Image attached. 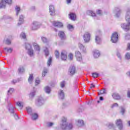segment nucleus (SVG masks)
<instances>
[{
    "instance_id": "obj_26",
    "label": "nucleus",
    "mask_w": 130,
    "mask_h": 130,
    "mask_svg": "<svg viewBox=\"0 0 130 130\" xmlns=\"http://www.w3.org/2000/svg\"><path fill=\"white\" fill-rule=\"evenodd\" d=\"M14 92H15V89H14L13 88H10L9 89V90L8 91L7 95L8 96H11V95H12V94H13V93H14Z\"/></svg>"
},
{
    "instance_id": "obj_25",
    "label": "nucleus",
    "mask_w": 130,
    "mask_h": 130,
    "mask_svg": "<svg viewBox=\"0 0 130 130\" xmlns=\"http://www.w3.org/2000/svg\"><path fill=\"white\" fill-rule=\"evenodd\" d=\"M120 111L119 112L122 114V115H124V113H125V108L123 107V106H121L119 107Z\"/></svg>"
},
{
    "instance_id": "obj_44",
    "label": "nucleus",
    "mask_w": 130,
    "mask_h": 130,
    "mask_svg": "<svg viewBox=\"0 0 130 130\" xmlns=\"http://www.w3.org/2000/svg\"><path fill=\"white\" fill-rule=\"evenodd\" d=\"M20 38H22V39H26V34L24 32H21L20 34Z\"/></svg>"
},
{
    "instance_id": "obj_10",
    "label": "nucleus",
    "mask_w": 130,
    "mask_h": 130,
    "mask_svg": "<svg viewBox=\"0 0 130 130\" xmlns=\"http://www.w3.org/2000/svg\"><path fill=\"white\" fill-rule=\"evenodd\" d=\"M114 13L116 17H118L120 16V14H121V10H120L118 7H115Z\"/></svg>"
},
{
    "instance_id": "obj_32",
    "label": "nucleus",
    "mask_w": 130,
    "mask_h": 130,
    "mask_svg": "<svg viewBox=\"0 0 130 130\" xmlns=\"http://www.w3.org/2000/svg\"><path fill=\"white\" fill-rule=\"evenodd\" d=\"M25 48H26V49H27V50H30V49H32V46L28 43H25Z\"/></svg>"
},
{
    "instance_id": "obj_58",
    "label": "nucleus",
    "mask_w": 130,
    "mask_h": 130,
    "mask_svg": "<svg viewBox=\"0 0 130 130\" xmlns=\"http://www.w3.org/2000/svg\"><path fill=\"white\" fill-rule=\"evenodd\" d=\"M65 85H66V82H64V81H63L60 83V86L61 88H63Z\"/></svg>"
},
{
    "instance_id": "obj_19",
    "label": "nucleus",
    "mask_w": 130,
    "mask_h": 130,
    "mask_svg": "<svg viewBox=\"0 0 130 130\" xmlns=\"http://www.w3.org/2000/svg\"><path fill=\"white\" fill-rule=\"evenodd\" d=\"M99 36L96 35L95 36V42L97 43V44H99L101 42V38H100V36H101V34L100 32H99Z\"/></svg>"
},
{
    "instance_id": "obj_27",
    "label": "nucleus",
    "mask_w": 130,
    "mask_h": 130,
    "mask_svg": "<svg viewBox=\"0 0 130 130\" xmlns=\"http://www.w3.org/2000/svg\"><path fill=\"white\" fill-rule=\"evenodd\" d=\"M87 15H89V16H91V17H95L96 14L95 13L93 12V11L88 10L87 11Z\"/></svg>"
},
{
    "instance_id": "obj_40",
    "label": "nucleus",
    "mask_w": 130,
    "mask_h": 130,
    "mask_svg": "<svg viewBox=\"0 0 130 130\" xmlns=\"http://www.w3.org/2000/svg\"><path fill=\"white\" fill-rule=\"evenodd\" d=\"M15 107L14 106H11L10 108H9V111L11 112L12 114H14L15 113Z\"/></svg>"
},
{
    "instance_id": "obj_48",
    "label": "nucleus",
    "mask_w": 130,
    "mask_h": 130,
    "mask_svg": "<svg viewBox=\"0 0 130 130\" xmlns=\"http://www.w3.org/2000/svg\"><path fill=\"white\" fill-rule=\"evenodd\" d=\"M92 76L93 78H98L99 74L96 72H94L92 73Z\"/></svg>"
},
{
    "instance_id": "obj_12",
    "label": "nucleus",
    "mask_w": 130,
    "mask_h": 130,
    "mask_svg": "<svg viewBox=\"0 0 130 130\" xmlns=\"http://www.w3.org/2000/svg\"><path fill=\"white\" fill-rule=\"evenodd\" d=\"M58 36L60 38L61 40H65L66 37V34L62 31H59L58 34Z\"/></svg>"
},
{
    "instance_id": "obj_24",
    "label": "nucleus",
    "mask_w": 130,
    "mask_h": 130,
    "mask_svg": "<svg viewBox=\"0 0 130 130\" xmlns=\"http://www.w3.org/2000/svg\"><path fill=\"white\" fill-rule=\"evenodd\" d=\"M26 111H27V113L29 115H33V112L32 110V108L30 107H27L26 108Z\"/></svg>"
},
{
    "instance_id": "obj_34",
    "label": "nucleus",
    "mask_w": 130,
    "mask_h": 130,
    "mask_svg": "<svg viewBox=\"0 0 130 130\" xmlns=\"http://www.w3.org/2000/svg\"><path fill=\"white\" fill-rule=\"evenodd\" d=\"M44 51L45 52L46 56H48V55H49V51H48V49L47 48V47H44Z\"/></svg>"
},
{
    "instance_id": "obj_1",
    "label": "nucleus",
    "mask_w": 130,
    "mask_h": 130,
    "mask_svg": "<svg viewBox=\"0 0 130 130\" xmlns=\"http://www.w3.org/2000/svg\"><path fill=\"white\" fill-rule=\"evenodd\" d=\"M68 122H67V118L63 117L62 118V123L60 124V127L62 129L67 130Z\"/></svg>"
},
{
    "instance_id": "obj_54",
    "label": "nucleus",
    "mask_w": 130,
    "mask_h": 130,
    "mask_svg": "<svg viewBox=\"0 0 130 130\" xmlns=\"http://www.w3.org/2000/svg\"><path fill=\"white\" fill-rule=\"evenodd\" d=\"M68 57H69L70 60H73V58H74V55H73L72 53H70L69 54Z\"/></svg>"
},
{
    "instance_id": "obj_46",
    "label": "nucleus",
    "mask_w": 130,
    "mask_h": 130,
    "mask_svg": "<svg viewBox=\"0 0 130 130\" xmlns=\"http://www.w3.org/2000/svg\"><path fill=\"white\" fill-rule=\"evenodd\" d=\"M72 128H73V124L72 123H69V124H68V123H67V130L72 129Z\"/></svg>"
},
{
    "instance_id": "obj_55",
    "label": "nucleus",
    "mask_w": 130,
    "mask_h": 130,
    "mask_svg": "<svg viewBox=\"0 0 130 130\" xmlns=\"http://www.w3.org/2000/svg\"><path fill=\"white\" fill-rule=\"evenodd\" d=\"M125 58L126 59H129L130 58V53H126L125 54Z\"/></svg>"
},
{
    "instance_id": "obj_45",
    "label": "nucleus",
    "mask_w": 130,
    "mask_h": 130,
    "mask_svg": "<svg viewBox=\"0 0 130 130\" xmlns=\"http://www.w3.org/2000/svg\"><path fill=\"white\" fill-rule=\"evenodd\" d=\"M17 106H19V107H23V106H24V103L23 102H18L17 103Z\"/></svg>"
},
{
    "instance_id": "obj_62",
    "label": "nucleus",
    "mask_w": 130,
    "mask_h": 130,
    "mask_svg": "<svg viewBox=\"0 0 130 130\" xmlns=\"http://www.w3.org/2000/svg\"><path fill=\"white\" fill-rule=\"evenodd\" d=\"M117 56H118V58L121 59V55H120V53L118 52H117Z\"/></svg>"
},
{
    "instance_id": "obj_21",
    "label": "nucleus",
    "mask_w": 130,
    "mask_h": 130,
    "mask_svg": "<svg viewBox=\"0 0 130 130\" xmlns=\"http://www.w3.org/2000/svg\"><path fill=\"white\" fill-rule=\"evenodd\" d=\"M93 56L95 58H98L100 56V52L99 50H95L93 51Z\"/></svg>"
},
{
    "instance_id": "obj_16",
    "label": "nucleus",
    "mask_w": 130,
    "mask_h": 130,
    "mask_svg": "<svg viewBox=\"0 0 130 130\" xmlns=\"http://www.w3.org/2000/svg\"><path fill=\"white\" fill-rule=\"evenodd\" d=\"M58 94L59 99H61V100L64 99V93L63 92V90H60L58 92Z\"/></svg>"
},
{
    "instance_id": "obj_52",
    "label": "nucleus",
    "mask_w": 130,
    "mask_h": 130,
    "mask_svg": "<svg viewBox=\"0 0 130 130\" xmlns=\"http://www.w3.org/2000/svg\"><path fill=\"white\" fill-rule=\"evenodd\" d=\"M125 39H126V40H129V39H130V34H126L125 35Z\"/></svg>"
},
{
    "instance_id": "obj_53",
    "label": "nucleus",
    "mask_w": 130,
    "mask_h": 130,
    "mask_svg": "<svg viewBox=\"0 0 130 130\" xmlns=\"http://www.w3.org/2000/svg\"><path fill=\"white\" fill-rule=\"evenodd\" d=\"M55 55L56 58H58V57H59V52H58V51L56 50L55 51Z\"/></svg>"
},
{
    "instance_id": "obj_59",
    "label": "nucleus",
    "mask_w": 130,
    "mask_h": 130,
    "mask_svg": "<svg viewBox=\"0 0 130 130\" xmlns=\"http://www.w3.org/2000/svg\"><path fill=\"white\" fill-rule=\"evenodd\" d=\"M53 124V123L52 122H48L47 123V126H48V127H50L51 126H52Z\"/></svg>"
},
{
    "instance_id": "obj_36",
    "label": "nucleus",
    "mask_w": 130,
    "mask_h": 130,
    "mask_svg": "<svg viewBox=\"0 0 130 130\" xmlns=\"http://www.w3.org/2000/svg\"><path fill=\"white\" fill-rule=\"evenodd\" d=\"M33 74H30L28 77V82L29 84H32V82H33Z\"/></svg>"
},
{
    "instance_id": "obj_2",
    "label": "nucleus",
    "mask_w": 130,
    "mask_h": 130,
    "mask_svg": "<svg viewBox=\"0 0 130 130\" xmlns=\"http://www.w3.org/2000/svg\"><path fill=\"white\" fill-rule=\"evenodd\" d=\"M45 103V100L42 96L39 97L36 102L37 106H42Z\"/></svg>"
},
{
    "instance_id": "obj_39",
    "label": "nucleus",
    "mask_w": 130,
    "mask_h": 130,
    "mask_svg": "<svg viewBox=\"0 0 130 130\" xmlns=\"http://www.w3.org/2000/svg\"><path fill=\"white\" fill-rule=\"evenodd\" d=\"M103 94H106V90L105 88H103L98 92V95H102Z\"/></svg>"
},
{
    "instance_id": "obj_11",
    "label": "nucleus",
    "mask_w": 130,
    "mask_h": 130,
    "mask_svg": "<svg viewBox=\"0 0 130 130\" xmlns=\"http://www.w3.org/2000/svg\"><path fill=\"white\" fill-rule=\"evenodd\" d=\"M129 26H130V22H128V24L123 23L121 25V28H122V29H123L124 31H126V32L129 30Z\"/></svg>"
},
{
    "instance_id": "obj_42",
    "label": "nucleus",
    "mask_w": 130,
    "mask_h": 130,
    "mask_svg": "<svg viewBox=\"0 0 130 130\" xmlns=\"http://www.w3.org/2000/svg\"><path fill=\"white\" fill-rule=\"evenodd\" d=\"M4 49H5V50H6V51H7V52H9V53H11L12 51H13V49H12V48H7V47H5V48H4Z\"/></svg>"
},
{
    "instance_id": "obj_17",
    "label": "nucleus",
    "mask_w": 130,
    "mask_h": 130,
    "mask_svg": "<svg viewBox=\"0 0 130 130\" xmlns=\"http://www.w3.org/2000/svg\"><path fill=\"white\" fill-rule=\"evenodd\" d=\"M32 45L34 46V48L36 51L38 52V53H39V51H40V47L37 43H34L32 44Z\"/></svg>"
},
{
    "instance_id": "obj_20",
    "label": "nucleus",
    "mask_w": 130,
    "mask_h": 130,
    "mask_svg": "<svg viewBox=\"0 0 130 130\" xmlns=\"http://www.w3.org/2000/svg\"><path fill=\"white\" fill-rule=\"evenodd\" d=\"M69 18L72 21H76L77 16H76V14L71 13L69 14Z\"/></svg>"
},
{
    "instance_id": "obj_43",
    "label": "nucleus",
    "mask_w": 130,
    "mask_h": 130,
    "mask_svg": "<svg viewBox=\"0 0 130 130\" xmlns=\"http://www.w3.org/2000/svg\"><path fill=\"white\" fill-rule=\"evenodd\" d=\"M5 2V4L8 5H12L13 4V0H4Z\"/></svg>"
},
{
    "instance_id": "obj_18",
    "label": "nucleus",
    "mask_w": 130,
    "mask_h": 130,
    "mask_svg": "<svg viewBox=\"0 0 130 130\" xmlns=\"http://www.w3.org/2000/svg\"><path fill=\"white\" fill-rule=\"evenodd\" d=\"M79 47L81 51H82V52H83V53H86V52H87V50L86 49V47H85L84 45H83V44L79 43Z\"/></svg>"
},
{
    "instance_id": "obj_41",
    "label": "nucleus",
    "mask_w": 130,
    "mask_h": 130,
    "mask_svg": "<svg viewBox=\"0 0 130 130\" xmlns=\"http://www.w3.org/2000/svg\"><path fill=\"white\" fill-rule=\"evenodd\" d=\"M51 62H52V58H51V57H50L47 62L48 67H50V64H51Z\"/></svg>"
},
{
    "instance_id": "obj_37",
    "label": "nucleus",
    "mask_w": 130,
    "mask_h": 130,
    "mask_svg": "<svg viewBox=\"0 0 130 130\" xmlns=\"http://www.w3.org/2000/svg\"><path fill=\"white\" fill-rule=\"evenodd\" d=\"M36 93V90H34L32 91H31L29 94V98L32 99V98H34V96H35V94Z\"/></svg>"
},
{
    "instance_id": "obj_64",
    "label": "nucleus",
    "mask_w": 130,
    "mask_h": 130,
    "mask_svg": "<svg viewBox=\"0 0 130 130\" xmlns=\"http://www.w3.org/2000/svg\"><path fill=\"white\" fill-rule=\"evenodd\" d=\"M18 82H19V81L17 80H13V81H12L11 83L12 84H16V83H18Z\"/></svg>"
},
{
    "instance_id": "obj_8",
    "label": "nucleus",
    "mask_w": 130,
    "mask_h": 130,
    "mask_svg": "<svg viewBox=\"0 0 130 130\" xmlns=\"http://www.w3.org/2000/svg\"><path fill=\"white\" fill-rule=\"evenodd\" d=\"M68 58L67 51L63 50L61 52V58L62 60H66Z\"/></svg>"
},
{
    "instance_id": "obj_15",
    "label": "nucleus",
    "mask_w": 130,
    "mask_h": 130,
    "mask_svg": "<svg viewBox=\"0 0 130 130\" xmlns=\"http://www.w3.org/2000/svg\"><path fill=\"white\" fill-rule=\"evenodd\" d=\"M112 96L115 100H120V95L118 93H113Z\"/></svg>"
},
{
    "instance_id": "obj_3",
    "label": "nucleus",
    "mask_w": 130,
    "mask_h": 130,
    "mask_svg": "<svg viewBox=\"0 0 130 130\" xmlns=\"http://www.w3.org/2000/svg\"><path fill=\"white\" fill-rule=\"evenodd\" d=\"M118 40V34L117 32L113 33L111 38V41L113 43H116Z\"/></svg>"
},
{
    "instance_id": "obj_6",
    "label": "nucleus",
    "mask_w": 130,
    "mask_h": 130,
    "mask_svg": "<svg viewBox=\"0 0 130 130\" xmlns=\"http://www.w3.org/2000/svg\"><path fill=\"white\" fill-rule=\"evenodd\" d=\"M75 56L78 61H82L83 58L82 57V54L79 51H75Z\"/></svg>"
},
{
    "instance_id": "obj_49",
    "label": "nucleus",
    "mask_w": 130,
    "mask_h": 130,
    "mask_svg": "<svg viewBox=\"0 0 130 130\" xmlns=\"http://www.w3.org/2000/svg\"><path fill=\"white\" fill-rule=\"evenodd\" d=\"M15 10L16 11V15L18 16V15H19V13H20V7L16 6L15 8Z\"/></svg>"
},
{
    "instance_id": "obj_50",
    "label": "nucleus",
    "mask_w": 130,
    "mask_h": 130,
    "mask_svg": "<svg viewBox=\"0 0 130 130\" xmlns=\"http://www.w3.org/2000/svg\"><path fill=\"white\" fill-rule=\"evenodd\" d=\"M42 40L43 41V42H44V43H46L47 42H48V40H47V39L44 37H43L41 38Z\"/></svg>"
},
{
    "instance_id": "obj_47",
    "label": "nucleus",
    "mask_w": 130,
    "mask_h": 130,
    "mask_svg": "<svg viewBox=\"0 0 130 130\" xmlns=\"http://www.w3.org/2000/svg\"><path fill=\"white\" fill-rule=\"evenodd\" d=\"M39 84H40V79H39V78H36L35 80V85L38 86Z\"/></svg>"
},
{
    "instance_id": "obj_7",
    "label": "nucleus",
    "mask_w": 130,
    "mask_h": 130,
    "mask_svg": "<svg viewBox=\"0 0 130 130\" xmlns=\"http://www.w3.org/2000/svg\"><path fill=\"white\" fill-rule=\"evenodd\" d=\"M49 11L50 16H55V9L53 5H50L49 6Z\"/></svg>"
},
{
    "instance_id": "obj_33",
    "label": "nucleus",
    "mask_w": 130,
    "mask_h": 130,
    "mask_svg": "<svg viewBox=\"0 0 130 130\" xmlns=\"http://www.w3.org/2000/svg\"><path fill=\"white\" fill-rule=\"evenodd\" d=\"M25 72V69L23 67H20L18 68V73L19 74H23Z\"/></svg>"
},
{
    "instance_id": "obj_35",
    "label": "nucleus",
    "mask_w": 130,
    "mask_h": 130,
    "mask_svg": "<svg viewBox=\"0 0 130 130\" xmlns=\"http://www.w3.org/2000/svg\"><path fill=\"white\" fill-rule=\"evenodd\" d=\"M47 73H48V69H47L46 68H44L42 73V77H45Z\"/></svg>"
},
{
    "instance_id": "obj_22",
    "label": "nucleus",
    "mask_w": 130,
    "mask_h": 130,
    "mask_svg": "<svg viewBox=\"0 0 130 130\" xmlns=\"http://www.w3.org/2000/svg\"><path fill=\"white\" fill-rule=\"evenodd\" d=\"M23 22H24V16L22 15H20L19 16V20L18 24V25H21L23 24Z\"/></svg>"
},
{
    "instance_id": "obj_28",
    "label": "nucleus",
    "mask_w": 130,
    "mask_h": 130,
    "mask_svg": "<svg viewBox=\"0 0 130 130\" xmlns=\"http://www.w3.org/2000/svg\"><path fill=\"white\" fill-rule=\"evenodd\" d=\"M78 126H83L84 125V121L82 120H78L77 121Z\"/></svg>"
},
{
    "instance_id": "obj_61",
    "label": "nucleus",
    "mask_w": 130,
    "mask_h": 130,
    "mask_svg": "<svg viewBox=\"0 0 130 130\" xmlns=\"http://www.w3.org/2000/svg\"><path fill=\"white\" fill-rule=\"evenodd\" d=\"M114 107H118V104L114 103L112 105L111 108H113Z\"/></svg>"
},
{
    "instance_id": "obj_56",
    "label": "nucleus",
    "mask_w": 130,
    "mask_h": 130,
    "mask_svg": "<svg viewBox=\"0 0 130 130\" xmlns=\"http://www.w3.org/2000/svg\"><path fill=\"white\" fill-rule=\"evenodd\" d=\"M11 40L7 39L6 40V44H7V45H10L11 44Z\"/></svg>"
},
{
    "instance_id": "obj_30",
    "label": "nucleus",
    "mask_w": 130,
    "mask_h": 130,
    "mask_svg": "<svg viewBox=\"0 0 130 130\" xmlns=\"http://www.w3.org/2000/svg\"><path fill=\"white\" fill-rule=\"evenodd\" d=\"M31 119H32V120H36V119L38 118V114L36 113H32V115H31Z\"/></svg>"
},
{
    "instance_id": "obj_5",
    "label": "nucleus",
    "mask_w": 130,
    "mask_h": 130,
    "mask_svg": "<svg viewBox=\"0 0 130 130\" xmlns=\"http://www.w3.org/2000/svg\"><path fill=\"white\" fill-rule=\"evenodd\" d=\"M39 28H40V24L37 21H34L32 24L31 30H37L38 29H39Z\"/></svg>"
},
{
    "instance_id": "obj_60",
    "label": "nucleus",
    "mask_w": 130,
    "mask_h": 130,
    "mask_svg": "<svg viewBox=\"0 0 130 130\" xmlns=\"http://www.w3.org/2000/svg\"><path fill=\"white\" fill-rule=\"evenodd\" d=\"M13 116H14L15 119H19V116L18 115H17V114L14 113V114H13Z\"/></svg>"
},
{
    "instance_id": "obj_4",
    "label": "nucleus",
    "mask_w": 130,
    "mask_h": 130,
    "mask_svg": "<svg viewBox=\"0 0 130 130\" xmlns=\"http://www.w3.org/2000/svg\"><path fill=\"white\" fill-rule=\"evenodd\" d=\"M116 125L117 126L119 129H122V127H123V125L122 124V120L120 119H118L116 120Z\"/></svg>"
},
{
    "instance_id": "obj_63",
    "label": "nucleus",
    "mask_w": 130,
    "mask_h": 130,
    "mask_svg": "<svg viewBox=\"0 0 130 130\" xmlns=\"http://www.w3.org/2000/svg\"><path fill=\"white\" fill-rule=\"evenodd\" d=\"M127 96L128 98H130V90L128 89L127 91Z\"/></svg>"
},
{
    "instance_id": "obj_9",
    "label": "nucleus",
    "mask_w": 130,
    "mask_h": 130,
    "mask_svg": "<svg viewBox=\"0 0 130 130\" xmlns=\"http://www.w3.org/2000/svg\"><path fill=\"white\" fill-rule=\"evenodd\" d=\"M90 37H91L90 34L88 32H85L83 36L84 41L85 42H88L90 41Z\"/></svg>"
},
{
    "instance_id": "obj_38",
    "label": "nucleus",
    "mask_w": 130,
    "mask_h": 130,
    "mask_svg": "<svg viewBox=\"0 0 130 130\" xmlns=\"http://www.w3.org/2000/svg\"><path fill=\"white\" fill-rule=\"evenodd\" d=\"M67 28L69 31H74V26L71 24H68L67 25Z\"/></svg>"
},
{
    "instance_id": "obj_57",
    "label": "nucleus",
    "mask_w": 130,
    "mask_h": 130,
    "mask_svg": "<svg viewBox=\"0 0 130 130\" xmlns=\"http://www.w3.org/2000/svg\"><path fill=\"white\" fill-rule=\"evenodd\" d=\"M96 14L98 15H99L100 16H102V11L98 10V11H96Z\"/></svg>"
},
{
    "instance_id": "obj_31",
    "label": "nucleus",
    "mask_w": 130,
    "mask_h": 130,
    "mask_svg": "<svg viewBox=\"0 0 130 130\" xmlns=\"http://www.w3.org/2000/svg\"><path fill=\"white\" fill-rule=\"evenodd\" d=\"M28 54L30 57L34 56V51L32 49L28 50Z\"/></svg>"
},
{
    "instance_id": "obj_23",
    "label": "nucleus",
    "mask_w": 130,
    "mask_h": 130,
    "mask_svg": "<svg viewBox=\"0 0 130 130\" xmlns=\"http://www.w3.org/2000/svg\"><path fill=\"white\" fill-rule=\"evenodd\" d=\"M6 3L4 0H2L0 2V9H5L6 8Z\"/></svg>"
},
{
    "instance_id": "obj_51",
    "label": "nucleus",
    "mask_w": 130,
    "mask_h": 130,
    "mask_svg": "<svg viewBox=\"0 0 130 130\" xmlns=\"http://www.w3.org/2000/svg\"><path fill=\"white\" fill-rule=\"evenodd\" d=\"M109 128H114V124L112 123H110L108 124Z\"/></svg>"
},
{
    "instance_id": "obj_14",
    "label": "nucleus",
    "mask_w": 130,
    "mask_h": 130,
    "mask_svg": "<svg viewBox=\"0 0 130 130\" xmlns=\"http://www.w3.org/2000/svg\"><path fill=\"white\" fill-rule=\"evenodd\" d=\"M53 25L54 26V27H57V28H61V27L63 26L62 23L56 21H54L53 22Z\"/></svg>"
},
{
    "instance_id": "obj_13",
    "label": "nucleus",
    "mask_w": 130,
    "mask_h": 130,
    "mask_svg": "<svg viewBox=\"0 0 130 130\" xmlns=\"http://www.w3.org/2000/svg\"><path fill=\"white\" fill-rule=\"evenodd\" d=\"M69 72L71 76H73V75H75V74L76 73V67H75L74 66L71 67L69 68Z\"/></svg>"
},
{
    "instance_id": "obj_29",
    "label": "nucleus",
    "mask_w": 130,
    "mask_h": 130,
    "mask_svg": "<svg viewBox=\"0 0 130 130\" xmlns=\"http://www.w3.org/2000/svg\"><path fill=\"white\" fill-rule=\"evenodd\" d=\"M45 92L47 93V94H49L51 91V89L49 86H46L44 88Z\"/></svg>"
}]
</instances>
